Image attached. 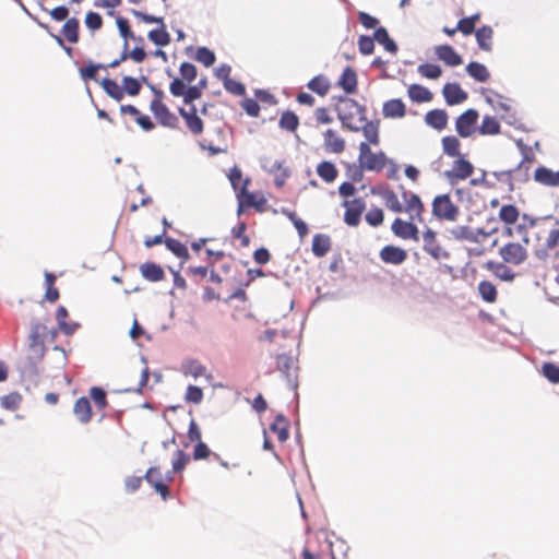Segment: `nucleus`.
<instances>
[{"label": "nucleus", "mask_w": 559, "mask_h": 559, "mask_svg": "<svg viewBox=\"0 0 559 559\" xmlns=\"http://www.w3.org/2000/svg\"><path fill=\"white\" fill-rule=\"evenodd\" d=\"M389 162L384 152L373 153L367 142L359 144L358 163L368 171H381Z\"/></svg>", "instance_id": "1"}, {"label": "nucleus", "mask_w": 559, "mask_h": 559, "mask_svg": "<svg viewBox=\"0 0 559 559\" xmlns=\"http://www.w3.org/2000/svg\"><path fill=\"white\" fill-rule=\"evenodd\" d=\"M460 213L449 194H439L432 201V215L438 219L454 222Z\"/></svg>", "instance_id": "2"}, {"label": "nucleus", "mask_w": 559, "mask_h": 559, "mask_svg": "<svg viewBox=\"0 0 559 559\" xmlns=\"http://www.w3.org/2000/svg\"><path fill=\"white\" fill-rule=\"evenodd\" d=\"M479 114L476 109L469 108L462 112L455 121V130L461 138H468L475 132Z\"/></svg>", "instance_id": "3"}, {"label": "nucleus", "mask_w": 559, "mask_h": 559, "mask_svg": "<svg viewBox=\"0 0 559 559\" xmlns=\"http://www.w3.org/2000/svg\"><path fill=\"white\" fill-rule=\"evenodd\" d=\"M457 158L453 163V168L444 171V177L450 183H454L455 180H464L472 176L474 173L473 164L462 155L456 156Z\"/></svg>", "instance_id": "4"}, {"label": "nucleus", "mask_w": 559, "mask_h": 559, "mask_svg": "<svg viewBox=\"0 0 559 559\" xmlns=\"http://www.w3.org/2000/svg\"><path fill=\"white\" fill-rule=\"evenodd\" d=\"M150 109L162 126L171 129L177 128L178 118L165 104L162 103V100L153 99L151 102Z\"/></svg>", "instance_id": "5"}, {"label": "nucleus", "mask_w": 559, "mask_h": 559, "mask_svg": "<svg viewBox=\"0 0 559 559\" xmlns=\"http://www.w3.org/2000/svg\"><path fill=\"white\" fill-rule=\"evenodd\" d=\"M499 253L506 263L514 265L522 264L527 259L526 249L518 242H509L504 245L500 248Z\"/></svg>", "instance_id": "6"}, {"label": "nucleus", "mask_w": 559, "mask_h": 559, "mask_svg": "<svg viewBox=\"0 0 559 559\" xmlns=\"http://www.w3.org/2000/svg\"><path fill=\"white\" fill-rule=\"evenodd\" d=\"M342 205L346 207L344 222L348 226H357L360 223L361 214L366 209L365 201L361 198H356L352 201H344Z\"/></svg>", "instance_id": "7"}, {"label": "nucleus", "mask_w": 559, "mask_h": 559, "mask_svg": "<svg viewBox=\"0 0 559 559\" xmlns=\"http://www.w3.org/2000/svg\"><path fill=\"white\" fill-rule=\"evenodd\" d=\"M391 230L394 236L401 239L419 240V229L413 222H405L396 217L392 223Z\"/></svg>", "instance_id": "8"}, {"label": "nucleus", "mask_w": 559, "mask_h": 559, "mask_svg": "<svg viewBox=\"0 0 559 559\" xmlns=\"http://www.w3.org/2000/svg\"><path fill=\"white\" fill-rule=\"evenodd\" d=\"M423 240V249L435 260L450 258V253L437 243V235L432 229L428 228L426 231H424Z\"/></svg>", "instance_id": "9"}, {"label": "nucleus", "mask_w": 559, "mask_h": 559, "mask_svg": "<svg viewBox=\"0 0 559 559\" xmlns=\"http://www.w3.org/2000/svg\"><path fill=\"white\" fill-rule=\"evenodd\" d=\"M442 95L448 106L460 105L468 98L467 92L456 82L445 83L442 88Z\"/></svg>", "instance_id": "10"}, {"label": "nucleus", "mask_w": 559, "mask_h": 559, "mask_svg": "<svg viewBox=\"0 0 559 559\" xmlns=\"http://www.w3.org/2000/svg\"><path fill=\"white\" fill-rule=\"evenodd\" d=\"M379 257L386 264L400 265L406 261L407 252L403 248L386 245L380 250Z\"/></svg>", "instance_id": "11"}, {"label": "nucleus", "mask_w": 559, "mask_h": 559, "mask_svg": "<svg viewBox=\"0 0 559 559\" xmlns=\"http://www.w3.org/2000/svg\"><path fill=\"white\" fill-rule=\"evenodd\" d=\"M277 369L284 374L287 385L290 390L297 389V376L290 372L294 364L293 358L286 354H278L276 356Z\"/></svg>", "instance_id": "12"}, {"label": "nucleus", "mask_w": 559, "mask_h": 559, "mask_svg": "<svg viewBox=\"0 0 559 559\" xmlns=\"http://www.w3.org/2000/svg\"><path fill=\"white\" fill-rule=\"evenodd\" d=\"M435 52L449 67H457L463 62L462 57L448 44L437 46Z\"/></svg>", "instance_id": "13"}, {"label": "nucleus", "mask_w": 559, "mask_h": 559, "mask_svg": "<svg viewBox=\"0 0 559 559\" xmlns=\"http://www.w3.org/2000/svg\"><path fill=\"white\" fill-rule=\"evenodd\" d=\"M384 118H403L406 115V106L401 98L386 100L382 106Z\"/></svg>", "instance_id": "14"}, {"label": "nucleus", "mask_w": 559, "mask_h": 559, "mask_svg": "<svg viewBox=\"0 0 559 559\" xmlns=\"http://www.w3.org/2000/svg\"><path fill=\"white\" fill-rule=\"evenodd\" d=\"M448 120L449 116L444 109H432L425 115V122L438 131L447 127Z\"/></svg>", "instance_id": "15"}, {"label": "nucleus", "mask_w": 559, "mask_h": 559, "mask_svg": "<svg viewBox=\"0 0 559 559\" xmlns=\"http://www.w3.org/2000/svg\"><path fill=\"white\" fill-rule=\"evenodd\" d=\"M534 179L537 182L548 186V187H558L559 186V170L554 171L550 168H547L545 166H539L535 170Z\"/></svg>", "instance_id": "16"}, {"label": "nucleus", "mask_w": 559, "mask_h": 559, "mask_svg": "<svg viewBox=\"0 0 559 559\" xmlns=\"http://www.w3.org/2000/svg\"><path fill=\"white\" fill-rule=\"evenodd\" d=\"M249 183H250L249 178L243 179V182H242L239 191L236 194L238 203H239L238 211H237L238 215L242 214L243 206L249 207V206L255 205V202H257L255 195L252 192L248 191Z\"/></svg>", "instance_id": "17"}, {"label": "nucleus", "mask_w": 559, "mask_h": 559, "mask_svg": "<svg viewBox=\"0 0 559 559\" xmlns=\"http://www.w3.org/2000/svg\"><path fill=\"white\" fill-rule=\"evenodd\" d=\"M373 38L374 41L382 45L388 52L393 55L397 52L399 46L395 40L390 37L389 32L384 26H379L376 28Z\"/></svg>", "instance_id": "18"}, {"label": "nucleus", "mask_w": 559, "mask_h": 559, "mask_svg": "<svg viewBox=\"0 0 559 559\" xmlns=\"http://www.w3.org/2000/svg\"><path fill=\"white\" fill-rule=\"evenodd\" d=\"M475 37L479 49L483 51H491L493 29L489 25H483L475 32Z\"/></svg>", "instance_id": "19"}, {"label": "nucleus", "mask_w": 559, "mask_h": 559, "mask_svg": "<svg viewBox=\"0 0 559 559\" xmlns=\"http://www.w3.org/2000/svg\"><path fill=\"white\" fill-rule=\"evenodd\" d=\"M141 275L150 282H159L165 277L163 267L155 262H145L140 266Z\"/></svg>", "instance_id": "20"}, {"label": "nucleus", "mask_w": 559, "mask_h": 559, "mask_svg": "<svg viewBox=\"0 0 559 559\" xmlns=\"http://www.w3.org/2000/svg\"><path fill=\"white\" fill-rule=\"evenodd\" d=\"M338 85L346 94H353L357 90V74L350 67H346L340 76Z\"/></svg>", "instance_id": "21"}, {"label": "nucleus", "mask_w": 559, "mask_h": 559, "mask_svg": "<svg viewBox=\"0 0 559 559\" xmlns=\"http://www.w3.org/2000/svg\"><path fill=\"white\" fill-rule=\"evenodd\" d=\"M73 413L82 424H87L92 418V407L87 397H79L73 407Z\"/></svg>", "instance_id": "22"}, {"label": "nucleus", "mask_w": 559, "mask_h": 559, "mask_svg": "<svg viewBox=\"0 0 559 559\" xmlns=\"http://www.w3.org/2000/svg\"><path fill=\"white\" fill-rule=\"evenodd\" d=\"M331 249V238L326 234H316L312 239V253L318 257H324Z\"/></svg>", "instance_id": "23"}, {"label": "nucleus", "mask_w": 559, "mask_h": 559, "mask_svg": "<svg viewBox=\"0 0 559 559\" xmlns=\"http://www.w3.org/2000/svg\"><path fill=\"white\" fill-rule=\"evenodd\" d=\"M324 146L326 151L340 154L345 150V141L336 136L334 130L328 129L324 132Z\"/></svg>", "instance_id": "24"}, {"label": "nucleus", "mask_w": 559, "mask_h": 559, "mask_svg": "<svg viewBox=\"0 0 559 559\" xmlns=\"http://www.w3.org/2000/svg\"><path fill=\"white\" fill-rule=\"evenodd\" d=\"M379 120H368L364 122V126L358 127L359 131L362 132L364 136L367 140V143L377 145L380 141L379 139Z\"/></svg>", "instance_id": "25"}, {"label": "nucleus", "mask_w": 559, "mask_h": 559, "mask_svg": "<svg viewBox=\"0 0 559 559\" xmlns=\"http://www.w3.org/2000/svg\"><path fill=\"white\" fill-rule=\"evenodd\" d=\"M467 74L479 83H485L489 80L490 73L487 67L477 61H471L466 66Z\"/></svg>", "instance_id": "26"}, {"label": "nucleus", "mask_w": 559, "mask_h": 559, "mask_svg": "<svg viewBox=\"0 0 559 559\" xmlns=\"http://www.w3.org/2000/svg\"><path fill=\"white\" fill-rule=\"evenodd\" d=\"M451 237L459 241L480 242V239L474 236L473 228L468 226H454L448 229Z\"/></svg>", "instance_id": "27"}, {"label": "nucleus", "mask_w": 559, "mask_h": 559, "mask_svg": "<svg viewBox=\"0 0 559 559\" xmlns=\"http://www.w3.org/2000/svg\"><path fill=\"white\" fill-rule=\"evenodd\" d=\"M318 176L326 183L333 182L338 175L336 166L330 160H323L317 166Z\"/></svg>", "instance_id": "28"}, {"label": "nucleus", "mask_w": 559, "mask_h": 559, "mask_svg": "<svg viewBox=\"0 0 559 559\" xmlns=\"http://www.w3.org/2000/svg\"><path fill=\"white\" fill-rule=\"evenodd\" d=\"M408 97L414 103H428L432 99L433 95L427 87L420 84H412L408 90Z\"/></svg>", "instance_id": "29"}, {"label": "nucleus", "mask_w": 559, "mask_h": 559, "mask_svg": "<svg viewBox=\"0 0 559 559\" xmlns=\"http://www.w3.org/2000/svg\"><path fill=\"white\" fill-rule=\"evenodd\" d=\"M486 267L502 281L512 282L515 277L514 272L503 263L488 261Z\"/></svg>", "instance_id": "30"}, {"label": "nucleus", "mask_w": 559, "mask_h": 559, "mask_svg": "<svg viewBox=\"0 0 559 559\" xmlns=\"http://www.w3.org/2000/svg\"><path fill=\"white\" fill-rule=\"evenodd\" d=\"M148 39L158 47L167 46L171 38L170 34L166 29L165 23L159 27L151 29L147 34Z\"/></svg>", "instance_id": "31"}, {"label": "nucleus", "mask_w": 559, "mask_h": 559, "mask_svg": "<svg viewBox=\"0 0 559 559\" xmlns=\"http://www.w3.org/2000/svg\"><path fill=\"white\" fill-rule=\"evenodd\" d=\"M307 87L319 96H324L330 90V81L325 75L319 74L307 83Z\"/></svg>", "instance_id": "32"}, {"label": "nucleus", "mask_w": 559, "mask_h": 559, "mask_svg": "<svg viewBox=\"0 0 559 559\" xmlns=\"http://www.w3.org/2000/svg\"><path fill=\"white\" fill-rule=\"evenodd\" d=\"M79 29L80 22L75 17L68 19L62 26V34L67 38V40L71 44H75L79 41Z\"/></svg>", "instance_id": "33"}, {"label": "nucleus", "mask_w": 559, "mask_h": 559, "mask_svg": "<svg viewBox=\"0 0 559 559\" xmlns=\"http://www.w3.org/2000/svg\"><path fill=\"white\" fill-rule=\"evenodd\" d=\"M337 118L341 120L344 128L352 132H359L358 126L350 122L354 117V109H348L344 104L335 107Z\"/></svg>", "instance_id": "34"}, {"label": "nucleus", "mask_w": 559, "mask_h": 559, "mask_svg": "<svg viewBox=\"0 0 559 559\" xmlns=\"http://www.w3.org/2000/svg\"><path fill=\"white\" fill-rule=\"evenodd\" d=\"M270 429L277 433L278 440L281 442L286 441L289 437L288 425L283 414L276 415L274 421L270 425Z\"/></svg>", "instance_id": "35"}, {"label": "nucleus", "mask_w": 559, "mask_h": 559, "mask_svg": "<svg viewBox=\"0 0 559 559\" xmlns=\"http://www.w3.org/2000/svg\"><path fill=\"white\" fill-rule=\"evenodd\" d=\"M100 85L106 94L115 100L120 102L123 98V90L115 80L105 78L100 82Z\"/></svg>", "instance_id": "36"}, {"label": "nucleus", "mask_w": 559, "mask_h": 559, "mask_svg": "<svg viewBox=\"0 0 559 559\" xmlns=\"http://www.w3.org/2000/svg\"><path fill=\"white\" fill-rule=\"evenodd\" d=\"M481 135H496L500 133L499 121L491 116H484L481 124L478 128Z\"/></svg>", "instance_id": "37"}, {"label": "nucleus", "mask_w": 559, "mask_h": 559, "mask_svg": "<svg viewBox=\"0 0 559 559\" xmlns=\"http://www.w3.org/2000/svg\"><path fill=\"white\" fill-rule=\"evenodd\" d=\"M278 126L283 130L294 132L299 126V118L294 111L286 110L282 114Z\"/></svg>", "instance_id": "38"}, {"label": "nucleus", "mask_w": 559, "mask_h": 559, "mask_svg": "<svg viewBox=\"0 0 559 559\" xmlns=\"http://www.w3.org/2000/svg\"><path fill=\"white\" fill-rule=\"evenodd\" d=\"M460 141L454 135H447L442 138V150L443 153L450 157H456L460 153Z\"/></svg>", "instance_id": "39"}, {"label": "nucleus", "mask_w": 559, "mask_h": 559, "mask_svg": "<svg viewBox=\"0 0 559 559\" xmlns=\"http://www.w3.org/2000/svg\"><path fill=\"white\" fill-rule=\"evenodd\" d=\"M207 86V79L202 78L198 84L191 85L187 90V95H185V104H192L194 100L199 99L202 96V91Z\"/></svg>", "instance_id": "40"}, {"label": "nucleus", "mask_w": 559, "mask_h": 559, "mask_svg": "<svg viewBox=\"0 0 559 559\" xmlns=\"http://www.w3.org/2000/svg\"><path fill=\"white\" fill-rule=\"evenodd\" d=\"M520 216L518 207L513 204L502 205L499 211V218L507 225L514 224Z\"/></svg>", "instance_id": "41"}, {"label": "nucleus", "mask_w": 559, "mask_h": 559, "mask_svg": "<svg viewBox=\"0 0 559 559\" xmlns=\"http://www.w3.org/2000/svg\"><path fill=\"white\" fill-rule=\"evenodd\" d=\"M402 197L406 201V207L404 211H417V215L420 216V213L424 210V204L420 198L416 193H408L406 190L403 191Z\"/></svg>", "instance_id": "42"}, {"label": "nucleus", "mask_w": 559, "mask_h": 559, "mask_svg": "<svg viewBox=\"0 0 559 559\" xmlns=\"http://www.w3.org/2000/svg\"><path fill=\"white\" fill-rule=\"evenodd\" d=\"M418 73L429 80H437L442 74V69L436 63H423L417 68Z\"/></svg>", "instance_id": "43"}, {"label": "nucleus", "mask_w": 559, "mask_h": 559, "mask_svg": "<svg viewBox=\"0 0 559 559\" xmlns=\"http://www.w3.org/2000/svg\"><path fill=\"white\" fill-rule=\"evenodd\" d=\"M182 371L185 374H190L197 379L205 374L206 368L197 360L189 359L182 364Z\"/></svg>", "instance_id": "44"}, {"label": "nucleus", "mask_w": 559, "mask_h": 559, "mask_svg": "<svg viewBox=\"0 0 559 559\" xmlns=\"http://www.w3.org/2000/svg\"><path fill=\"white\" fill-rule=\"evenodd\" d=\"M22 402V396L17 392H11L0 397V405L7 411H16Z\"/></svg>", "instance_id": "45"}, {"label": "nucleus", "mask_w": 559, "mask_h": 559, "mask_svg": "<svg viewBox=\"0 0 559 559\" xmlns=\"http://www.w3.org/2000/svg\"><path fill=\"white\" fill-rule=\"evenodd\" d=\"M478 293L487 302H493L497 299V288L492 283L488 281H481L478 284Z\"/></svg>", "instance_id": "46"}, {"label": "nucleus", "mask_w": 559, "mask_h": 559, "mask_svg": "<svg viewBox=\"0 0 559 559\" xmlns=\"http://www.w3.org/2000/svg\"><path fill=\"white\" fill-rule=\"evenodd\" d=\"M382 198L384 200V203L389 210H391L394 213H402L404 211L403 205L399 201L397 195L392 190H386L383 192Z\"/></svg>", "instance_id": "47"}, {"label": "nucleus", "mask_w": 559, "mask_h": 559, "mask_svg": "<svg viewBox=\"0 0 559 559\" xmlns=\"http://www.w3.org/2000/svg\"><path fill=\"white\" fill-rule=\"evenodd\" d=\"M195 60L201 62L204 67H211L216 61L214 51L207 47H199L195 52Z\"/></svg>", "instance_id": "48"}, {"label": "nucleus", "mask_w": 559, "mask_h": 559, "mask_svg": "<svg viewBox=\"0 0 559 559\" xmlns=\"http://www.w3.org/2000/svg\"><path fill=\"white\" fill-rule=\"evenodd\" d=\"M480 19V14L476 13L467 17H463L457 23V29L464 35H471L475 29V22Z\"/></svg>", "instance_id": "49"}, {"label": "nucleus", "mask_w": 559, "mask_h": 559, "mask_svg": "<svg viewBox=\"0 0 559 559\" xmlns=\"http://www.w3.org/2000/svg\"><path fill=\"white\" fill-rule=\"evenodd\" d=\"M122 90L123 94L127 93L130 96H136L141 91V82L133 76L126 75L122 79Z\"/></svg>", "instance_id": "50"}, {"label": "nucleus", "mask_w": 559, "mask_h": 559, "mask_svg": "<svg viewBox=\"0 0 559 559\" xmlns=\"http://www.w3.org/2000/svg\"><path fill=\"white\" fill-rule=\"evenodd\" d=\"M542 374L554 384L559 383V366L554 362H544L542 366Z\"/></svg>", "instance_id": "51"}, {"label": "nucleus", "mask_w": 559, "mask_h": 559, "mask_svg": "<svg viewBox=\"0 0 559 559\" xmlns=\"http://www.w3.org/2000/svg\"><path fill=\"white\" fill-rule=\"evenodd\" d=\"M338 102L341 104H344L348 109H355L356 112L359 115V121L365 122L368 121L366 117V107L362 105H359L355 99L348 98L346 96H341L338 98Z\"/></svg>", "instance_id": "52"}, {"label": "nucleus", "mask_w": 559, "mask_h": 559, "mask_svg": "<svg viewBox=\"0 0 559 559\" xmlns=\"http://www.w3.org/2000/svg\"><path fill=\"white\" fill-rule=\"evenodd\" d=\"M120 36L123 38V43H128V39H135L134 33L130 28L129 21L126 17L118 16L116 20Z\"/></svg>", "instance_id": "53"}, {"label": "nucleus", "mask_w": 559, "mask_h": 559, "mask_svg": "<svg viewBox=\"0 0 559 559\" xmlns=\"http://www.w3.org/2000/svg\"><path fill=\"white\" fill-rule=\"evenodd\" d=\"M365 219L372 227L380 226L384 219L383 211L380 207L370 209L366 213Z\"/></svg>", "instance_id": "54"}, {"label": "nucleus", "mask_w": 559, "mask_h": 559, "mask_svg": "<svg viewBox=\"0 0 559 559\" xmlns=\"http://www.w3.org/2000/svg\"><path fill=\"white\" fill-rule=\"evenodd\" d=\"M90 396L100 409H104L108 404L106 391L100 386H92L90 389Z\"/></svg>", "instance_id": "55"}, {"label": "nucleus", "mask_w": 559, "mask_h": 559, "mask_svg": "<svg viewBox=\"0 0 559 559\" xmlns=\"http://www.w3.org/2000/svg\"><path fill=\"white\" fill-rule=\"evenodd\" d=\"M105 68L102 63H94L90 61L85 68L80 69V75L83 81L94 80L96 81V73L98 69Z\"/></svg>", "instance_id": "56"}, {"label": "nucleus", "mask_w": 559, "mask_h": 559, "mask_svg": "<svg viewBox=\"0 0 559 559\" xmlns=\"http://www.w3.org/2000/svg\"><path fill=\"white\" fill-rule=\"evenodd\" d=\"M358 49L364 56L371 55L374 50V38L368 35H360L358 38Z\"/></svg>", "instance_id": "57"}, {"label": "nucleus", "mask_w": 559, "mask_h": 559, "mask_svg": "<svg viewBox=\"0 0 559 559\" xmlns=\"http://www.w3.org/2000/svg\"><path fill=\"white\" fill-rule=\"evenodd\" d=\"M364 170L360 164H347L346 165V176L352 182H360L364 179Z\"/></svg>", "instance_id": "58"}, {"label": "nucleus", "mask_w": 559, "mask_h": 559, "mask_svg": "<svg viewBox=\"0 0 559 559\" xmlns=\"http://www.w3.org/2000/svg\"><path fill=\"white\" fill-rule=\"evenodd\" d=\"M179 72L182 79L188 81L189 83L194 81L198 75L197 67L193 63L187 61L180 64Z\"/></svg>", "instance_id": "59"}, {"label": "nucleus", "mask_w": 559, "mask_h": 559, "mask_svg": "<svg viewBox=\"0 0 559 559\" xmlns=\"http://www.w3.org/2000/svg\"><path fill=\"white\" fill-rule=\"evenodd\" d=\"M185 400L189 403L200 404L203 400V390L197 385H188Z\"/></svg>", "instance_id": "60"}, {"label": "nucleus", "mask_w": 559, "mask_h": 559, "mask_svg": "<svg viewBox=\"0 0 559 559\" xmlns=\"http://www.w3.org/2000/svg\"><path fill=\"white\" fill-rule=\"evenodd\" d=\"M85 25L91 31H97L103 26V17L99 13L90 11L85 15Z\"/></svg>", "instance_id": "61"}, {"label": "nucleus", "mask_w": 559, "mask_h": 559, "mask_svg": "<svg viewBox=\"0 0 559 559\" xmlns=\"http://www.w3.org/2000/svg\"><path fill=\"white\" fill-rule=\"evenodd\" d=\"M223 85L228 93L235 96H243L246 94V86L234 79L227 80Z\"/></svg>", "instance_id": "62"}, {"label": "nucleus", "mask_w": 559, "mask_h": 559, "mask_svg": "<svg viewBox=\"0 0 559 559\" xmlns=\"http://www.w3.org/2000/svg\"><path fill=\"white\" fill-rule=\"evenodd\" d=\"M182 118L185 119L187 127L193 134H201L203 132V121L199 116H186Z\"/></svg>", "instance_id": "63"}, {"label": "nucleus", "mask_w": 559, "mask_h": 559, "mask_svg": "<svg viewBox=\"0 0 559 559\" xmlns=\"http://www.w3.org/2000/svg\"><path fill=\"white\" fill-rule=\"evenodd\" d=\"M188 461V454L182 450H177L173 460V473H180L185 468Z\"/></svg>", "instance_id": "64"}]
</instances>
